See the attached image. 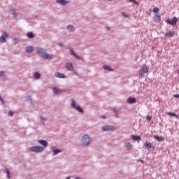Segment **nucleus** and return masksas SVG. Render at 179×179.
I'll return each mask as SVG.
<instances>
[{
    "instance_id": "obj_1",
    "label": "nucleus",
    "mask_w": 179,
    "mask_h": 179,
    "mask_svg": "<svg viewBox=\"0 0 179 179\" xmlns=\"http://www.w3.org/2000/svg\"><path fill=\"white\" fill-rule=\"evenodd\" d=\"M36 50L38 55H39L42 58H44V59H52V55L47 54L45 50L41 48H37Z\"/></svg>"
},
{
    "instance_id": "obj_2",
    "label": "nucleus",
    "mask_w": 179,
    "mask_h": 179,
    "mask_svg": "<svg viewBox=\"0 0 179 179\" xmlns=\"http://www.w3.org/2000/svg\"><path fill=\"white\" fill-rule=\"evenodd\" d=\"M148 72H149L148 66L146 65H143L141 69L139 70V76H141V78H143L145 76V73H148Z\"/></svg>"
},
{
    "instance_id": "obj_3",
    "label": "nucleus",
    "mask_w": 179,
    "mask_h": 179,
    "mask_svg": "<svg viewBox=\"0 0 179 179\" xmlns=\"http://www.w3.org/2000/svg\"><path fill=\"white\" fill-rule=\"evenodd\" d=\"M177 22H178V18L176 16L173 17L172 19H167L166 20V23L171 24V26H176V24H177Z\"/></svg>"
},
{
    "instance_id": "obj_4",
    "label": "nucleus",
    "mask_w": 179,
    "mask_h": 179,
    "mask_svg": "<svg viewBox=\"0 0 179 179\" xmlns=\"http://www.w3.org/2000/svg\"><path fill=\"white\" fill-rule=\"evenodd\" d=\"M30 152H35L36 153H40L44 150V148L41 146H33L29 148Z\"/></svg>"
},
{
    "instance_id": "obj_5",
    "label": "nucleus",
    "mask_w": 179,
    "mask_h": 179,
    "mask_svg": "<svg viewBox=\"0 0 179 179\" xmlns=\"http://www.w3.org/2000/svg\"><path fill=\"white\" fill-rule=\"evenodd\" d=\"M83 146H87L90 145V138L87 135H84L83 138Z\"/></svg>"
},
{
    "instance_id": "obj_6",
    "label": "nucleus",
    "mask_w": 179,
    "mask_h": 179,
    "mask_svg": "<svg viewBox=\"0 0 179 179\" xmlns=\"http://www.w3.org/2000/svg\"><path fill=\"white\" fill-rule=\"evenodd\" d=\"M71 107L78 111L79 113H83V109L79 106H76V103L75 102V100H71Z\"/></svg>"
},
{
    "instance_id": "obj_7",
    "label": "nucleus",
    "mask_w": 179,
    "mask_h": 179,
    "mask_svg": "<svg viewBox=\"0 0 179 179\" xmlns=\"http://www.w3.org/2000/svg\"><path fill=\"white\" fill-rule=\"evenodd\" d=\"M145 148H147L148 149V150H152L153 152V150H155V146H153V144L151 143H144Z\"/></svg>"
},
{
    "instance_id": "obj_8",
    "label": "nucleus",
    "mask_w": 179,
    "mask_h": 179,
    "mask_svg": "<svg viewBox=\"0 0 179 179\" xmlns=\"http://www.w3.org/2000/svg\"><path fill=\"white\" fill-rule=\"evenodd\" d=\"M154 22H155V23H160V22H162V15H160V14H156L154 16Z\"/></svg>"
},
{
    "instance_id": "obj_9",
    "label": "nucleus",
    "mask_w": 179,
    "mask_h": 179,
    "mask_svg": "<svg viewBox=\"0 0 179 179\" xmlns=\"http://www.w3.org/2000/svg\"><path fill=\"white\" fill-rule=\"evenodd\" d=\"M102 131H115V127L113 126H105L102 127Z\"/></svg>"
},
{
    "instance_id": "obj_10",
    "label": "nucleus",
    "mask_w": 179,
    "mask_h": 179,
    "mask_svg": "<svg viewBox=\"0 0 179 179\" xmlns=\"http://www.w3.org/2000/svg\"><path fill=\"white\" fill-rule=\"evenodd\" d=\"M8 36V35L6 32L3 33L0 37V43H6Z\"/></svg>"
},
{
    "instance_id": "obj_11",
    "label": "nucleus",
    "mask_w": 179,
    "mask_h": 179,
    "mask_svg": "<svg viewBox=\"0 0 179 179\" xmlns=\"http://www.w3.org/2000/svg\"><path fill=\"white\" fill-rule=\"evenodd\" d=\"M55 78H59L61 79H65V78H66L65 74H64L62 73H58V72L55 73Z\"/></svg>"
},
{
    "instance_id": "obj_12",
    "label": "nucleus",
    "mask_w": 179,
    "mask_h": 179,
    "mask_svg": "<svg viewBox=\"0 0 179 179\" xmlns=\"http://www.w3.org/2000/svg\"><path fill=\"white\" fill-rule=\"evenodd\" d=\"M176 33L173 31H169L165 34V36L168 38L174 37Z\"/></svg>"
},
{
    "instance_id": "obj_13",
    "label": "nucleus",
    "mask_w": 179,
    "mask_h": 179,
    "mask_svg": "<svg viewBox=\"0 0 179 179\" xmlns=\"http://www.w3.org/2000/svg\"><path fill=\"white\" fill-rule=\"evenodd\" d=\"M127 103H129V104H134V103H136V99L133 97H129L127 99Z\"/></svg>"
},
{
    "instance_id": "obj_14",
    "label": "nucleus",
    "mask_w": 179,
    "mask_h": 179,
    "mask_svg": "<svg viewBox=\"0 0 179 179\" xmlns=\"http://www.w3.org/2000/svg\"><path fill=\"white\" fill-rule=\"evenodd\" d=\"M66 66L68 71H73V65L72 64V63H67Z\"/></svg>"
},
{
    "instance_id": "obj_15",
    "label": "nucleus",
    "mask_w": 179,
    "mask_h": 179,
    "mask_svg": "<svg viewBox=\"0 0 179 179\" xmlns=\"http://www.w3.org/2000/svg\"><path fill=\"white\" fill-rule=\"evenodd\" d=\"M38 143L44 146L45 148H47L48 143L45 140H38Z\"/></svg>"
},
{
    "instance_id": "obj_16",
    "label": "nucleus",
    "mask_w": 179,
    "mask_h": 179,
    "mask_svg": "<svg viewBox=\"0 0 179 179\" xmlns=\"http://www.w3.org/2000/svg\"><path fill=\"white\" fill-rule=\"evenodd\" d=\"M52 91L54 94H59V93H61V90L57 88V87H53Z\"/></svg>"
},
{
    "instance_id": "obj_17",
    "label": "nucleus",
    "mask_w": 179,
    "mask_h": 179,
    "mask_svg": "<svg viewBox=\"0 0 179 179\" xmlns=\"http://www.w3.org/2000/svg\"><path fill=\"white\" fill-rule=\"evenodd\" d=\"M56 2H57V3H60L61 5H66V3H68V1L65 0H56Z\"/></svg>"
},
{
    "instance_id": "obj_18",
    "label": "nucleus",
    "mask_w": 179,
    "mask_h": 179,
    "mask_svg": "<svg viewBox=\"0 0 179 179\" xmlns=\"http://www.w3.org/2000/svg\"><path fill=\"white\" fill-rule=\"evenodd\" d=\"M34 50V48L32 46H28L26 48V52L28 53L33 52Z\"/></svg>"
},
{
    "instance_id": "obj_19",
    "label": "nucleus",
    "mask_w": 179,
    "mask_h": 179,
    "mask_svg": "<svg viewBox=\"0 0 179 179\" xmlns=\"http://www.w3.org/2000/svg\"><path fill=\"white\" fill-rule=\"evenodd\" d=\"M132 139H134V141H141V136H135V135H132L131 136Z\"/></svg>"
},
{
    "instance_id": "obj_20",
    "label": "nucleus",
    "mask_w": 179,
    "mask_h": 179,
    "mask_svg": "<svg viewBox=\"0 0 179 179\" xmlns=\"http://www.w3.org/2000/svg\"><path fill=\"white\" fill-rule=\"evenodd\" d=\"M155 139H157V141H158L159 142H162L163 141H164V138L159 136H155Z\"/></svg>"
},
{
    "instance_id": "obj_21",
    "label": "nucleus",
    "mask_w": 179,
    "mask_h": 179,
    "mask_svg": "<svg viewBox=\"0 0 179 179\" xmlns=\"http://www.w3.org/2000/svg\"><path fill=\"white\" fill-rule=\"evenodd\" d=\"M71 55H73V57L77 58V59H80V57H79V56H78V55H76V53H75V51L71 50Z\"/></svg>"
},
{
    "instance_id": "obj_22",
    "label": "nucleus",
    "mask_w": 179,
    "mask_h": 179,
    "mask_svg": "<svg viewBox=\"0 0 179 179\" xmlns=\"http://www.w3.org/2000/svg\"><path fill=\"white\" fill-rule=\"evenodd\" d=\"M27 36L28 38H33L34 37V34H33L32 32H28Z\"/></svg>"
},
{
    "instance_id": "obj_23",
    "label": "nucleus",
    "mask_w": 179,
    "mask_h": 179,
    "mask_svg": "<svg viewBox=\"0 0 179 179\" xmlns=\"http://www.w3.org/2000/svg\"><path fill=\"white\" fill-rule=\"evenodd\" d=\"M166 114L167 115H171V117H176V118H178V116L176 113L168 112Z\"/></svg>"
},
{
    "instance_id": "obj_24",
    "label": "nucleus",
    "mask_w": 179,
    "mask_h": 179,
    "mask_svg": "<svg viewBox=\"0 0 179 179\" xmlns=\"http://www.w3.org/2000/svg\"><path fill=\"white\" fill-rule=\"evenodd\" d=\"M11 12V15L13 17H17V15L16 14V10H15V9H13Z\"/></svg>"
},
{
    "instance_id": "obj_25",
    "label": "nucleus",
    "mask_w": 179,
    "mask_h": 179,
    "mask_svg": "<svg viewBox=\"0 0 179 179\" xmlns=\"http://www.w3.org/2000/svg\"><path fill=\"white\" fill-rule=\"evenodd\" d=\"M67 29H69V31H74L75 29L73 28V26L69 25L67 26Z\"/></svg>"
},
{
    "instance_id": "obj_26",
    "label": "nucleus",
    "mask_w": 179,
    "mask_h": 179,
    "mask_svg": "<svg viewBox=\"0 0 179 179\" xmlns=\"http://www.w3.org/2000/svg\"><path fill=\"white\" fill-rule=\"evenodd\" d=\"M61 150H53V156H55V155H58V153H61Z\"/></svg>"
},
{
    "instance_id": "obj_27",
    "label": "nucleus",
    "mask_w": 179,
    "mask_h": 179,
    "mask_svg": "<svg viewBox=\"0 0 179 179\" xmlns=\"http://www.w3.org/2000/svg\"><path fill=\"white\" fill-rule=\"evenodd\" d=\"M34 76L36 79H40V73L36 72L34 73Z\"/></svg>"
},
{
    "instance_id": "obj_28",
    "label": "nucleus",
    "mask_w": 179,
    "mask_h": 179,
    "mask_svg": "<svg viewBox=\"0 0 179 179\" xmlns=\"http://www.w3.org/2000/svg\"><path fill=\"white\" fill-rule=\"evenodd\" d=\"M103 69L107 70V71H113V69H111V68L110 67V66H104Z\"/></svg>"
},
{
    "instance_id": "obj_29",
    "label": "nucleus",
    "mask_w": 179,
    "mask_h": 179,
    "mask_svg": "<svg viewBox=\"0 0 179 179\" xmlns=\"http://www.w3.org/2000/svg\"><path fill=\"white\" fill-rule=\"evenodd\" d=\"M153 12H154L155 13H159V8L155 7V8H153Z\"/></svg>"
},
{
    "instance_id": "obj_30",
    "label": "nucleus",
    "mask_w": 179,
    "mask_h": 179,
    "mask_svg": "<svg viewBox=\"0 0 179 179\" xmlns=\"http://www.w3.org/2000/svg\"><path fill=\"white\" fill-rule=\"evenodd\" d=\"M122 16H123V17H129V15H128L127 13L122 12Z\"/></svg>"
},
{
    "instance_id": "obj_31",
    "label": "nucleus",
    "mask_w": 179,
    "mask_h": 179,
    "mask_svg": "<svg viewBox=\"0 0 179 179\" xmlns=\"http://www.w3.org/2000/svg\"><path fill=\"white\" fill-rule=\"evenodd\" d=\"M13 41L14 44H17V43H18V41H17V38H13Z\"/></svg>"
},
{
    "instance_id": "obj_32",
    "label": "nucleus",
    "mask_w": 179,
    "mask_h": 179,
    "mask_svg": "<svg viewBox=\"0 0 179 179\" xmlns=\"http://www.w3.org/2000/svg\"><path fill=\"white\" fill-rule=\"evenodd\" d=\"M146 120H147V121H152V116L148 115V116L146 117Z\"/></svg>"
},
{
    "instance_id": "obj_33",
    "label": "nucleus",
    "mask_w": 179,
    "mask_h": 179,
    "mask_svg": "<svg viewBox=\"0 0 179 179\" xmlns=\"http://www.w3.org/2000/svg\"><path fill=\"white\" fill-rule=\"evenodd\" d=\"M126 146H127V148L128 149H131V143H127L126 144Z\"/></svg>"
},
{
    "instance_id": "obj_34",
    "label": "nucleus",
    "mask_w": 179,
    "mask_h": 179,
    "mask_svg": "<svg viewBox=\"0 0 179 179\" xmlns=\"http://www.w3.org/2000/svg\"><path fill=\"white\" fill-rule=\"evenodd\" d=\"M7 177H8V178H10V172H9V170H7Z\"/></svg>"
},
{
    "instance_id": "obj_35",
    "label": "nucleus",
    "mask_w": 179,
    "mask_h": 179,
    "mask_svg": "<svg viewBox=\"0 0 179 179\" xmlns=\"http://www.w3.org/2000/svg\"><path fill=\"white\" fill-rule=\"evenodd\" d=\"M129 2H133L134 3H136V5H138L137 1H136L135 0H129Z\"/></svg>"
},
{
    "instance_id": "obj_36",
    "label": "nucleus",
    "mask_w": 179,
    "mask_h": 179,
    "mask_svg": "<svg viewBox=\"0 0 179 179\" xmlns=\"http://www.w3.org/2000/svg\"><path fill=\"white\" fill-rule=\"evenodd\" d=\"M41 120L42 124H44V121H45V118L41 117Z\"/></svg>"
},
{
    "instance_id": "obj_37",
    "label": "nucleus",
    "mask_w": 179,
    "mask_h": 179,
    "mask_svg": "<svg viewBox=\"0 0 179 179\" xmlns=\"http://www.w3.org/2000/svg\"><path fill=\"white\" fill-rule=\"evenodd\" d=\"M8 115H10V117L13 116V112L9 111Z\"/></svg>"
},
{
    "instance_id": "obj_38",
    "label": "nucleus",
    "mask_w": 179,
    "mask_h": 179,
    "mask_svg": "<svg viewBox=\"0 0 179 179\" xmlns=\"http://www.w3.org/2000/svg\"><path fill=\"white\" fill-rule=\"evenodd\" d=\"M173 97H175V99H179V94H174Z\"/></svg>"
},
{
    "instance_id": "obj_39",
    "label": "nucleus",
    "mask_w": 179,
    "mask_h": 179,
    "mask_svg": "<svg viewBox=\"0 0 179 179\" xmlns=\"http://www.w3.org/2000/svg\"><path fill=\"white\" fill-rule=\"evenodd\" d=\"M5 72L3 71H0V76H3Z\"/></svg>"
},
{
    "instance_id": "obj_40",
    "label": "nucleus",
    "mask_w": 179,
    "mask_h": 179,
    "mask_svg": "<svg viewBox=\"0 0 179 179\" xmlns=\"http://www.w3.org/2000/svg\"><path fill=\"white\" fill-rule=\"evenodd\" d=\"M0 101H1V103H3V100H2V98L0 96Z\"/></svg>"
},
{
    "instance_id": "obj_41",
    "label": "nucleus",
    "mask_w": 179,
    "mask_h": 179,
    "mask_svg": "<svg viewBox=\"0 0 179 179\" xmlns=\"http://www.w3.org/2000/svg\"><path fill=\"white\" fill-rule=\"evenodd\" d=\"M101 118H103V120H106V116H102Z\"/></svg>"
},
{
    "instance_id": "obj_42",
    "label": "nucleus",
    "mask_w": 179,
    "mask_h": 179,
    "mask_svg": "<svg viewBox=\"0 0 179 179\" xmlns=\"http://www.w3.org/2000/svg\"><path fill=\"white\" fill-rule=\"evenodd\" d=\"M59 45H61L62 47V43H59Z\"/></svg>"
},
{
    "instance_id": "obj_43",
    "label": "nucleus",
    "mask_w": 179,
    "mask_h": 179,
    "mask_svg": "<svg viewBox=\"0 0 179 179\" xmlns=\"http://www.w3.org/2000/svg\"><path fill=\"white\" fill-rule=\"evenodd\" d=\"M141 162H142V163H143V160H141Z\"/></svg>"
},
{
    "instance_id": "obj_44",
    "label": "nucleus",
    "mask_w": 179,
    "mask_h": 179,
    "mask_svg": "<svg viewBox=\"0 0 179 179\" xmlns=\"http://www.w3.org/2000/svg\"><path fill=\"white\" fill-rule=\"evenodd\" d=\"M108 1H111V0H108Z\"/></svg>"
}]
</instances>
